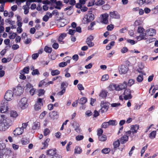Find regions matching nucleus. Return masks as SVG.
<instances>
[{"label": "nucleus", "instance_id": "nucleus-39", "mask_svg": "<svg viewBox=\"0 0 158 158\" xmlns=\"http://www.w3.org/2000/svg\"><path fill=\"white\" fill-rule=\"evenodd\" d=\"M109 125H116L117 124V123L115 120H110L108 122Z\"/></svg>", "mask_w": 158, "mask_h": 158}, {"label": "nucleus", "instance_id": "nucleus-50", "mask_svg": "<svg viewBox=\"0 0 158 158\" xmlns=\"http://www.w3.org/2000/svg\"><path fill=\"white\" fill-rule=\"evenodd\" d=\"M110 149L109 148H105L102 150V153L104 154H107L109 152Z\"/></svg>", "mask_w": 158, "mask_h": 158}, {"label": "nucleus", "instance_id": "nucleus-44", "mask_svg": "<svg viewBox=\"0 0 158 158\" xmlns=\"http://www.w3.org/2000/svg\"><path fill=\"white\" fill-rule=\"evenodd\" d=\"M43 105H40V104H38V103H35V109L36 110H38L41 109V106Z\"/></svg>", "mask_w": 158, "mask_h": 158}, {"label": "nucleus", "instance_id": "nucleus-13", "mask_svg": "<svg viewBox=\"0 0 158 158\" xmlns=\"http://www.w3.org/2000/svg\"><path fill=\"white\" fill-rule=\"evenodd\" d=\"M23 132V130L20 127L17 128L13 132V134L15 135H21Z\"/></svg>", "mask_w": 158, "mask_h": 158}, {"label": "nucleus", "instance_id": "nucleus-24", "mask_svg": "<svg viewBox=\"0 0 158 158\" xmlns=\"http://www.w3.org/2000/svg\"><path fill=\"white\" fill-rule=\"evenodd\" d=\"M78 103L81 105H83L85 104L87 102V99L85 97H82L80 99L77 100Z\"/></svg>", "mask_w": 158, "mask_h": 158}, {"label": "nucleus", "instance_id": "nucleus-52", "mask_svg": "<svg viewBox=\"0 0 158 158\" xmlns=\"http://www.w3.org/2000/svg\"><path fill=\"white\" fill-rule=\"evenodd\" d=\"M46 158H62V157L60 155L57 154H55L52 157L48 156V157H47Z\"/></svg>", "mask_w": 158, "mask_h": 158}, {"label": "nucleus", "instance_id": "nucleus-60", "mask_svg": "<svg viewBox=\"0 0 158 158\" xmlns=\"http://www.w3.org/2000/svg\"><path fill=\"white\" fill-rule=\"evenodd\" d=\"M84 138V136L82 135H78L76 137V139L77 141H80L82 140Z\"/></svg>", "mask_w": 158, "mask_h": 158}, {"label": "nucleus", "instance_id": "nucleus-59", "mask_svg": "<svg viewBox=\"0 0 158 158\" xmlns=\"http://www.w3.org/2000/svg\"><path fill=\"white\" fill-rule=\"evenodd\" d=\"M114 28V26L112 24L108 25L106 27L108 31H112L113 29Z\"/></svg>", "mask_w": 158, "mask_h": 158}, {"label": "nucleus", "instance_id": "nucleus-64", "mask_svg": "<svg viewBox=\"0 0 158 158\" xmlns=\"http://www.w3.org/2000/svg\"><path fill=\"white\" fill-rule=\"evenodd\" d=\"M67 65V63L64 62H61L59 64V66L60 67H64Z\"/></svg>", "mask_w": 158, "mask_h": 158}, {"label": "nucleus", "instance_id": "nucleus-20", "mask_svg": "<svg viewBox=\"0 0 158 158\" xmlns=\"http://www.w3.org/2000/svg\"><path fill=\"white\" fill-rule=\"evenodd\" d=\"M74 127L75 131L77 133H80L81 132V130L80 127V126L79 124L75 123H74Z\"/></svg>", "mask_w": 158, "mask_h": 158}, {"label": "nucleus", "instance_id": "nucleus-15", "mask_svg": "<svg viewBox=\"0 0 158 158\" xmlns=\"http://www.w3.org/2000/svg\"><path fill=\"white\" fill-rule=\"evenodd\" d=\"M3 151L4 155H5L6 158H8L11 154L12 152L11 150L9 148H7L6 149H3Z\"/></svg>", "mask_w": 158, "mask_h": 158}, {"label": "nucleus", "instance_id": "nucleus-42", "mask_svg": "<svg viewBox=\"0 0 158 158\" xmlns=\"http://www.w3.org/2000/svg\"><path fill=\"white\" fill-rule=\"evenodd\" d=\"M120 144L119 141L118 139L114 141L113 143V145L114 148H116L118 147Z\"/></svg>", "mask_w": 158, "mask_h": 158}, {"label": "nucleus", "instance_id": "nucleus-62", "mask_svg": "<svg viewBox=\"0 0 158 158\" xmlns=\"http://www.w3.org/2000/svg\"><path fill=\"white\" fill-rule=\"evenodd\" d=\"M17 35V34L16 33L14 32L9 36V38L10 39H13L15 38Z\"/></svg>", "mask_w": 158, "mask_h": 158}, {"label": "nucleus", "instance_id": "nucleus-54", "mask_svg": "<svg viewBox=\"0 0 158 158\" xmlns=\"http://www.w3.org/2000/svg\"><path fill=\"white\" fill-rule=\"evenodd\" d=\"M29 69L28 67H25L23 70L22 71H21L22 73H23L27 74L29 73Z\"/></svg>", "mask_w": 158, "mask_h": 158}, {"label": "nucleus", "instance_id": "nucleus-14", "mask_svg": "<svg viewBox=\"0 0 158 158\" xmlns=\"http://www.w3.org/2000/svg\"><path fill=\"white\" fill-rule=\"evenodd\" d=\"M101 108L99 110V112L102 113L106 112L108 109V106L106 104L104 103L101 104Z\"/></svg>", "mask_w": 158, "mask_h": 158}, {"label": "nucleus", "instance_id": "nucleus-18", "mask_svg": "<svg viewBox=\"0 0 158 158\" xmlns=\"http://www.w3.org/2000/svg\"><path fill=\"white\" fill-rule=\"evenodd\" d=\"M6 145L4 143H0V158H2L4 156L3 149L5 148Z\"/></svg>", "mask_w": 158, "mask_h": 158}, {"label": "nucleus", "instance_id": "nucleus-55", "mask_svg": "<svg viewBox=\"0 0 158 158\" xmlns=\"http://www.w3.org/2000/svg\"><path fill=\"white\" fill-rule=\"evenodd\" d=\"M109 124L108 122H105L102 123V127L103 128H106L109 126Z\"/></svg>", "mask_w": 158, "mask_h": 158}, {"label": "nucleus", "instance_id": "nucleus-49", "mask_svg": "<svg viewBox=\"0 0 158 158\" xmlns=\"http://www.w3.org/2000/svg\"><path fill=\"white\" fill-rule=\"evenodd\" d=\"M15 93L17 95H20L23 93V90L21 88H18Z\"/></svg>", "mask_w": 158, "mask_h": 158}, {"label": "nucleus", "instance_id": "nucleus-47", "mask_svg": "<svg viewBox=\"0 0 158 158\" xmlns=\"http://www.w3.org/2000/svg\"><path fill=\"white\" fill-rule=\"evenodd\" d=\"M6 118V117L5 115L0 114V123H3Z\"/></svg>", "mask_w": 158, "mask_h": 158}, {"label": "nucleus", "instance_id": "nucleus-38", "mask_svg": "<svg viewBox=\"0 0 158 158\" xmlns=\"http://www.w3.org/2000/svg\"><path fill=\"white\" fill-rule=\"evenodd\" d=\"M98 139L99 140L104 141L106 139V137L105 135H101L98 136Z\"/></svg>", "mask_w": 158, "mask_h": 158}, {"label": "nucleus", "instance_id": "nucleus-1", "mask_svg": "<svg viewBox=\"0 0 158 158\" xmlns=\"http://www.w3.org/2000/svg\"><path fill=\"white\" fill-rule=\"evenodd\" d=\"M60 17H56V19L58 21L57 25L59 27H64L68 23L66 20L65 19H61L63 17V15L60 14Z\"/></svg>", "mask_w": 158, "mask_h": 158}, {"label": "nucleus", "instance_id": "nucleus-23", "mask_svg": "<svg viewBox=\"0 0 158 158\" xmlns=\"http://www.w3.org/2000/svg\"><path fill=\"white\" fill-rule=\"evenodd\" d=\"M3 123H5V125L8 127L12 124V121L10 119L6 118L5 120V121H4Z\"/></svg>", "mask_w": 158, "mask_h": 158}, {"label": "nucleus", "instance_id": "nucleus-6", "mask_svg": "<svg viewBox=\"0 0 158 158\" xmlns=\"http://www.w3.org/2000/svg\"><path fill=\"white\" fill-rule=\"evenodd\" d=\"M115 89L116 91H120L123 89H125L127 87V83L126 81H124L122 84H120L117 85H115L114 86Z\"/></svg>", "mask_w": 158, "mask_h": 158}, {"label": "nucleus", "instance_id": "nucleus-30", "mask_svg": "<svg viewBox=\"0 0 158 158\" xmlns=\"http://www.w3.org/2000/svg\"><path fill=\"white\" fill-rule=\"evenodd\" d=\"M82 149L80 147L76 146L74 149V153L75 154H80L81 153Z\"/></svg>", "mask_w": 158, "mask_h": 158}, {"label": "nucleus", "instance_id": "nucleus-28", "mask_svg": "<svg viewBox=\"0 0 158 158\" xmlns=\"http://www.w3.org/2000/svg\"><path fill=\"white\" fill-rule=\"evenodd\" d=\"M156 131H152L149 135V138L151 139H154L156 137Z\"/></svg>", "mask_w": 158, "mask_h": 158}, {"label": "nucleus", "instance_id": "nucleus-40", "mask_svg": "<svg viewBox=\"0 0 158 158\" xmlns=\"http://www.w3.org/2000/svg\"><path fill=\"white\" fill-rule=\"evenodd\" d=\"M44 50L46 52L48 53H51L52 50V49L51 48L49 47L48 46H46L45 47Z\"/></svg>", "mask_w": 158, "mask_h": 158}, {"label": "nucleus", "instance_id": "nucleus-16", "mask_svg": "<svg viewBox=\"0 0 158 158\" xmlns=\"http://www.w3.org/2000/svg\"><path fill=\"white\" fill-rule=\"evenodd\" d=\"M50 116L52 119H56L58 117V112L56 111H52L50 113Z\"/></svg>", "mask_w": 158, "mask_h": 158}, {"label": "nucleus", "instance_id": "nucleus-33", "mask_svg": "<svg viewBox=\"0 0 158 158\" xmlns=\"http://www.w3.org/2000/svg\"><path fill=\"white\" fill-rule=\"evenodd\" d=\"M5 2L4 0H0V3L2 4V5L0 6V11L3 12L4 10V6L5 5Z\"/></svg>", "mask_w": 158, "mask_h": 158}, {"label": "nucleus", "instance_id": "nucleus-3", "mask_svg": "<svg viewBox=\"0 0 158 158\" xmlns=\"http://www.w3.org/2000/svg\"><path fill=\"white\" fill-rule=\"evenodd\" d=\"M94 19V15L91 13H89L88 15H84L83 20L85 23H88L93 21Z\"/></svg>", "mask_w": 158, "mask_h": 158}, {"label": "nucleus", "instance_id": "nucleus-45", "mask_svg": "<svg viewBox=\"0 0 158 158\" xmlns=\"http://www.w3.org/2000/svg\"><path fill=\"white\" fill-rule=\"evenodd\" d=\"M10 116L13 118H16L18 116V114L16 111H12L10 112Z\"/></svg>", "mask_w": 158, "mask_h": 158}, {"label": "nucleus", "instance_id": "nucleus-2", "mask_svg": "<svg viewBox=\"0 0 158 158\" xmlns=\"http://www.w3.org/2000/svg\"><path fill=\"white\" fill-rule=\"evenodd\" d=\"M9 108L8 106L7 102L4 100L2 101L0 107V111L2 113H4L8 110Z\"/></svg>", "mask_w": 158, "mask_h": 158}, {"label": "nucleus", "instance_id": "nucleus-36", "mask_svg": "<svg viewBox=\"0 0 158 158\" xmlns=\"http://www.w3.org/2000/svg\"><path fill=\"white\" fill-rule=\"evenodd\" d=\"M114 41H111L110 43L108 44V45L106 46V48L107 50H109L111 48V46H113L114 45Z\"/></svg>", "mask_w": 158, "mask_h": 158}, {"label": "nucleus", "instance_id": "nucleus-41", "mask_svg": "<svg viewBox=\"0 0 158 158\" xmlns=\"http://www.w3.org/2000/svg\"><path fill=\"white\" fill-rule=\"evenodd\" d=\"M143 80V76L142 75H139L136 78L137 81L140 83Z\"/></svg>", "mask_w": 158, "mask_h": 158}, {"label": "nucleus", "instance_id": "nucleus-58", "mask_svg": "<svg viewBox=\"0 0 158 158\" xmlns=\"http://www.w3.org/2000/svg\"><path fill=\"white\" fill-rule=\"evenodd\" d=\"M21 143L23 145H26L29 143V141L26 139H23L21 140Z\"/></svg>", "mask_w": 158, "mask_h": 158}, {"label": "nucleus", "instance_id": "nucleus-7", "mask_svg": "<svg viewBox=\"0 0 158 158\" xmlns=\"http://www.w3.org/2000/svg\"><path fill=\"white\" fill-rule=\"evenodd\" d=\"M123 94L124 95V98L126 100L130 99L132 98L131 91L130 89H125L124 91Z\"/></svg>", "mask_w": 158, "mask_h": 158}, {"label": "nucleus", "instance_id": "nucleus-53", "mask_svg": "<svg viewBox=\"0 0 158 158\" xmlns=\"http://www.w3.org/2000/svg\"><path fill=\"white\" fill-rule=\"evenodd\" d=\"M45 92V91L44 89H40L38 91V95L39 96H41L43 95L44 94Z\"/></svg>", "mask_w": 158, "mask_h": 158}, {"label": "nucleus", "instance_id": "nucleus-5", "mask_svg": "<svg viewBox=\"0 0 158 158\" xmlns=\"http://www.w3.org/2000/svg\"><path fill=\"white\" fill-rule=\"evenodd\" d=\"M14 93L13 91L10 90H7L4 96L5 99H6V101H10L12 100L13 98Z\"/></svg>", "mask_w": 158, "mask_h": 158}, {"label": "nucleus", "instance_id": "nucleus-43", "mask_svg": "<svg viewBox=\"0 0 158 158\" xmlns=\"http://www.w3.org/2000/svg\"><path fill=\"white\" fill-rule=\"evenodd\" d=\"M135 80L133 79H130L128 80L127 85L129 86H131L135 83Z\"/></svg>", "mask_w": 158, "mask_h": 158}, {"label": "nucleus", "instance_id": "nucleus-8", "mask_svg": "<svg viewBox=\"0 0 158 158\" xmlns=\"http://www.w3.org/2000/svg\"><path fill=\"white\" fill-rule=\"evenodd\" d=\"M101 18V22L103 24H107L108 23V18L109 15L107 14L106 13L102 14Z\"/></svg>", "mask_w": 158, "mask_h": 158}, {"label": "nucleus", "instance_id": "nucleus-35", "mask_svg": "<svg viewBox=\"0 0 158 158\" xmlns=\"http://www.w3.org/2000/svg\"><path fill=\"white\" fill-rule=\"evenodd\" d=\"M68 86V83L67 82H63L61 83L60 88L61 89H65Z\"/></svg>", "mask_w": 158, "mask_h": 158}, {"label": "nucleus", "instance_id": "nucleus-4", "mask_svg": "<svg viewBox=\"0 0 158 158\" xmlns=\"http://www.w3.org/2000/svg\"><path fill=\"white\" fill-rule=\"evenodd\" d=\"M27 100L25 98H22L19 102V106L22 109H24L27 106Z\"/></svg>", "mask_w": 158, "mask_h": 158}, {"label": "nucleus", "instance_id": "nucleus-32", "mask_svg": "<svg viewBox=\"0 0 158 158\" xmlns=\"http://www.w3.org/2000/svg\"><path fill=\"white\" fill-rule=\"evenodd\" d=\"M43 35V33L41 31H38L35 34V37L36 38H38L42 36Z\"/></svg>", "mask_w": 158, "mask_h": 158}, {"label": "nucleus", "instance_id": "nucleus-63", "mask_svg": "<svg viewBox=\"0 0 158 158\" xmlns=\"http://www.w3.org/2000/svg\"><path fill=\"white\" fill-rule=\"evenodd\" d=\"M32 74L33 75L36 74L39 75L40 74V73L38 69H35L33 70V71L32 72Z\"/></svg>", "mask_w": 158, "mask_h": 158}, {"label": "nucleus", "instance_id": "nucleus-22", "mask_svg": "<svg viewBox=\"0 0 158 158\" xmlns=\"http://www.w3.org/2000/svg\"><path fill=\"white\" fill-rule=\"evenodd\" d=\"M146 34L145 33L144 34H141L139 36H137L136 37V39L139 41H140L142 40H146V38H145Z\"/></svg>", "mask_w": 158, "mask_h": 158}, {"label": "nucleus", "instance_id": "nucleus-12", "mask_svg": "<svg viewBox=\"0 0 158 158\" xmlns=\"http://www.w3.org/2000/svg\"><path fill=\"white\" fill-rule=\"evenodd\" d=\"M145 33L148 35L153 36L156 35V31L153 29H150L146 30Z\"/></svg>", "mask_w": 158, "mask_h": 158}, {"label": "nucleus", "instance_id": "nucleus-11", "mask_svg": "<svg viewBox=\"0 0 158 158\" xmlns=\"http://www.w3.org/2000/svg\"><path fill=\"white\" fill-rule=\"evenodd\" d=\"M139 127V126L137 125H132L131 126V130L132 131V133L131 135V137L134 136V133H136Z\"/></svg>", "mask_w": 158, "mask_h": 158}, {"label": "nucleus", "instance_id": "nucleus-56", "mask_svg": "<svg viewBox=\"0 0 158 158\" xmlns=\"http://www.w3.org/2000/svg\"><path fill=\"white\" fill-rule=\"evenodd\" d=\"M47 113V112L46 111H44L40 114L39 116V118L40 119H43L44 117V116Z\"/></svg>", "mask_w": 158, "mask_h": 158}, {"label": "nucleus", "instance_id": "nucleus-61", "mask_svg": "<svg viewBox=\"0 0 158 158\" xmlns=\"http://www.w3.org/2000/svg\"><path fill=\"white\" fill-rule=\"evenodd\" d=\"M102 9L105 10H107L109 9L110 8V6L109 5L106 4L104 5H103L102 6Z\"/></svg>", "mask_w": 158, "mask_h": 158}, {"label": "nucleus", "instance_id": "nucleus-31", "mask_svg": "<svg viewBox=\"0 0 158 158\" xmlns=\"http://www.w3.org/2000/svg\"><path fill=\"white\" fill-rule=\"evenodd\" d=\"M55 151L54 150L52 149H50L47 152V155H49L50 156H53L54 154H55Z\"/></svg>", "mask_w": 158, "mask_h": 158}, {"label": "nucleus", "instance_id": "nucleus-34", "mask_svg": "<svg viewBox=\"0 0 158 158\" xmlns=\"http://www.w3.org/2000/svg\"><path fill=\"white\" fill-rule=\"evenodd\" d=\"M60 72L58 70H53L51 71V74L52 76H54L59 74Z\"/></svg>", "mask_w": 158, "mask_h": 158}, {"label": "nucleus", "instance_id": "nucleus-51", "mask_svg": "<svg viewBox=\"0 0 158 158\" xmlns=\"http://www.w3.org/2000/svg\"><path fill=\"white\" fill-rule=\"evenodd\" d=\"M109 76L107 74H105L103 75L101 78V81H104L108 80L109 78Z\"/></svg>", "mask_w": 158, "mask_h": 158}, {"label": "nucleus", "instance_id": "nucleus-48", "mask_svg": "<svg viewBox=\"0 0 158 158\" xmlns=\"http://www.w3.org/2000/svg\"><path fill=\"white\" fill-rule=\"evenodd\" d=\"M137 32L139 33L144 34V29L143 27H139L138 28Z\"/></svg>", "mask_w": 158, "mask_h": 158}, {"label": "nucleus", "instance_id": "nucleus-37", "mask_svg": "<svg viewBox=\"0 0 158 158\" xmlns=\"http://www.w3.org/2000/svg\"><path fill=\"white\" fill-rule=\"evenodd\" d=\"M23 8L24 10V13L25 15H27L29 13V7L27 6H23Z\"/></svg>", "mask_w": 158, "mask_h": 158}, {"label": "nucleus", "instance_id": "nucleus-10", "mask_svg": "<svg viewBox=\"0 0 158 158\" xmlns=\"http://www.w3.org/2000/svg\"><path fill=\"white\" fill-rule=\"evenodd\" d=\"M128 70V68L127 66L122 65L121 66L119 72L121 74H125L127 73Z\"/></svg>", "mask_w": 158, "mask_h": 158}, {"label": "nucleus", "instance_id": "nucleus-9", "mask_svg": "<svg viewBox=\"0 0 158 158\" xmlns=\"http://www.w3.org/2000/svg\"><path fill=\"white\" fill-rule=\"evenodd\" d=\"M94 37L92 35H90L89 37L87 38L86 42L89 47H91L94 46V43L92 42V41L94 40Z\"/></svg>", "mask_w": 158, "mask_h": 158}, {"label": "nucleus", "instance_id": "nucleus-29", "mask_svg": "<svg viewBox=\"0 0 158 158\" xmlns=\"http://www.w3.org/2000/svg\"><path fill=\"white\" fill-rule=\"evenodd\" d=\"M66 36V34L65 33H62L60 36H59L58 39V41L60 43L61 42H63L62 41V40L64 39V38Z\"/></svg>", "mask_w": 158, "mask_h": 158}, {"label": "nucleus", "instance_id": "nucleus-57", "mask_svg": "<svg viewBox=\"0 0 158 158\" xmlns=\"http://www.w3.org/2000/svg\"><path fill=\"white\" fill-rule=\"evenodd\" d=\"M3 21V22H2L0 24V33L3 32L4 30V28L3 26L4 24Z\"/></svg>", "mask_w": 158, "mask_h": 158}, {"label": "nucleus", "instance_id": "nucleus-21", "mask_svg": "<svg viewBox=\"0 0 158 158\" xmlns=\"http://www.w3.org/2000/svg\"><path fill=\"white\" fill-rule=\"evenodd\" d=\"M128 139V136L126 135H124L120 139V141L121 143L123 144L127 141Z\"/></svg>", "mask_w": 158, "mask_h": 158}, {"label": "nucleus", "instance_id": "nucleus-46", "mask_svg": "<svg viewBox=\"0 0 158 158\" xmlns=\"http://www.w3.org/2000/svg\"><path fill=\"white\" fill-rule=\"evenodd\" d=\"M105 2L102 0H99L95 3V4L97 6H101L104 4Z\"/></svg>", "mask_w": 158, "mask_h": 158}, {"label": "nucleus", "instance_id": "nucleus-27", "mask_svg": "<svg viewBox=\"0 0 158 158\" xmlns=\"http://www.w3.org/2000/svg\"><path fill=\"white\" fill-rule=\"evenodd\" d=\"M50 139L49 138H47L45 140V142L42 143L43 145V147L41 149H43L46 148L48 145V143L49 142Z\"/></svg>", "mask_w": 158, "mask_h": 158}, {"label": "nucleus", "instance_id": "nucleus-17", "mask_svg": "<svg viewBox=\"0 0 158 158\" xmlns=\"http://www.w3.org/2000/svg\"><path fill=\"white\" fill-rule=\"evenodd\" d=\"M110 16L112 18L118 19L120 17V15L118 13L115 11L111 12L110 13Z\"/></svg>", "mask_w": 158, "mask_h": 158}, {"label": "nucleus", "instance_id": "nucleus-25", "mask_svg": "<svg viewBox=\"0 0 158 158\" xmlns=\"http://www.w3.org/2000/svg\"><path fill=\"white\" fill-rule=\"evenodd\" d=\"M40 127V123L38 121H35L32 127L33 130L39 129Z\"/></svg>", "mask_w": 158, "mask_h": 158}, {"label": "nucleus", "instance_id": "nucleus-26", "mask_svg": "<svg viewBox=\"0 0 158 158\" xmlns=\"http://www.w3.org/2000/svg\"><path fill=\"white\" fill-rule=\"evenodd\" d=\"M8 128L4 123H0V130L1 131H5Z\"/></svg>", "mask_w": 158, "mask_h": 158}, {"label": "nucleus", "instance_id": "nucleus-19", "mask_svg": "<svg viewBox=\"0 0 158 158\" xmlns=\"http://www.w3.org/2000/svg\"><path fill=\"white\" fill-rule=\"evenodd\" d=\"M108 93V92L107 90H102L100 93L99 96L103 98H105L106 97Z\"/></svg>", "mask_w": 158, "mask_h": 158}]
</instances>
